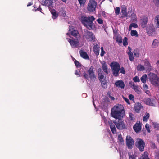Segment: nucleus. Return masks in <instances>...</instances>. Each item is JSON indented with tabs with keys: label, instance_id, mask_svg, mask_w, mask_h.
<instances>
[{
	"label": "nucleus",
	"instance_id": "nucleus-1",
	"mask_svg": "<svg viewBox=\"0 0 159 159\" xmlns=\"http://www.w3.org/2000/svg\"><path fill=\"white\" fill-rule=\"evenodd\" d=\"M111 115L115 119L122 118L125 116V111L123 106L120 104H117L111 109Z\"/></svg>",
	"mask_w": 159,
	"mask_h": 159
},
{
	"label": "nucleus",
	"instance_id": "nucleus-2",
	"mask_svg": "<svg viewBox=\"0 0 159 159\" xmlns=\"http://www.w3.org/2000/svg\"><path fill=\"white\" fill-rule=\"evenodd\" d=\"M112 70L113 74L114 76L117 77L119 75V72L120 70V72L123 74L125 73L124 68L123 67L120 68V66L119 63L116 62H112L110 65Z\"/></svg>",
	"mask_w": 159,
	"mask_h": 159
},
{
	"label": "nucleus",
	"instance_id": "nucleus-3",
	"mask_svg": "<svg viewBox=\"0 0 159 159\" xmlns=\"http://www.w3.org/2000/svg\"><path fill=\"white\" fill-rule=\"evenodd\" d=\"M93 66H91L87 70L88 74L85 73H84V78L87 79H89L90 78V82H94L97 79L93 71Z\"/></svg>",
	"mask_w": 159,
	"mask_h": 159
},
{
	"label": "nucleus",
	"instance_id": "nucleus-4",
	"mask_svg": "<svg viewBox=\"0 0 159 159\" xmlns=\"http://www.w3.org/2000/svg\"><path fill=\"white\" fill-rule=\"evenodd\" d=\"M97 5V3L94 0H89L87 9L89 11L93 12L96 10Z\"/></svg>",
	"mask_w": 159,
	"mask_h": 159
},
{
	"label": "nucleus",
	"instance_id": "nucleus-5",
	"mask_svg": "<svg viewBox=\"0 0 159 159\" xmlns=\"http://www.w3.org/2000/svg\"><path fill=\"white\" fill-rule=\"evenodd\" d=\"M149 79L151 83L153 85L157 86L159 82V78L155 74L150 73L149 74Z\"/></svg>",
	"mask_w": 159,
	"mask_h": 159
},
{
	"label": "nucleus",
	"instance_id": "nucleus-6",
	"mask_svg": "<svg viewBox=\"0 0 159 159\" xmlns=\"http://www.w3.org/2000/svg\"><path fill=\"white\" fill-rule=\"evenodd\" d=\"M118 120H116L115 124L116 128L120 130H122L126 128L125 124L121 118L116 119Z\"/></svg>",
	"mask_w": 159,
	"mask_h": 159
},
{
	"label": "nucleus",
	"instance_id": "nucleus-7",
	"mask_svg": "<svg viewBox=\"0 0 159 159\" xmlns=\"http://www.w3.org/2000/svg\"><path fill=\"white\" fill-rule=\"evenodd\" d=\"M126 144L129 149H132L134 144L133 139L130 136L127 135L126 137Z\"/></svg>",
	"mask_w": 159,
	"mask_h": 159
},
{
	"label": "nucleus",
	"instance_id": "nucleus-8",
	"mask_svg": "<svg viewBox=\"0 0 159 159\" xmlns=\"http://www.w3.org/2000/svg\"><path fill=\"white\" fill-rule=\"evenodd\" d=\"M137 140L138 144L137 146L138 148L140 151H143L145 145V142L143 139L140 138L138 139Z\"/></svg>",
	"mask_w": 159,
	"mask_h": 159
},
{
	"label": "nucleus",
	"instance_id": "nucleus-9",
	"mask_svg": "<svg viewBox=\"0 0 159 159\" xmlns=\"http://www.w3.org/2000/svg\"><path fill=\"white\" fill-rule=\"evenodd\" d=\"M82 23L85 26H86L89 29H92L93 26V20H81Z\"/></svg>",
	"mask_w": 159,
	"mask_h": 159
},
{
	"label": "nucleus",
	"instance_id": "nucleus-10",
	"mask_svg": "<svg viewBox=\"0 0 159 159\" xmlns=\"http://www.w3.org/2000/svg\"><path fill=\"white\" fill-rule=\"evenodd\" d=\"M84 36L89 41H92L94 39L93 34L92 32L86 30L85 32Z\"/></svg>",
	"mask_w": 159,
	"mask_h": 159
},
{
	"label": "nucleus",
	"instance_id": "nucleus-11",
	"mask_svg": "<svg viewBox=\"0 0 159 159\" xmlns=\"http://www.w3.org/2000/svg\"><path fill=\"white\" fill-rule=\"evenodd\" d=\"M121 15V18L127 17L128 16V14L127 12V8L126 7L125 5L122 6Z\"/></svg>",
	"mask_w": 159,
	"mask_h": 159
},
{
	"label": "nucleus",
	"instance_id": "nucleus-12",
	"mask_svg": "<svg viewBox=\"0 0 159 159\" xmlns=\"http://www.w3.org/2000/svg\"><path fill=\"white\" fill-rule=\"evenodd\" d=\"M145 103L147 105L152 106H155L154 102L153 100L148 98H145L144 100Z\"/></svg>",
	"mask_w": 159,
	"mask_h": 159
},
{
	"label": "nucleus",
	"instance_id": "nucleus-13",
	"mask_svg": "<svg viewBox=\"0 0 159 159\" xmlns=\"http://www.w3.org/2000/svg\"><path fill=\"white\" fill-rule=\"evenodd\" d=\"M67 39L70 43L71 46L73 48L76 47L78 45L79 42L78 40H74L68 38H67Z\"/></svg>",
	"mask_w": 159,
	"mask_h": 159
},
{
	"label": "nucleus",
	"instance_id": "nucleus-14",
	"mask_svg": "<svg viewBox=\"0 0 159 159\" xmlns=\"http://www.w3.org/2000/svg\"><path fill=\"white\" fill-rule=\"evenodd\" d=\"M69 31L70 34L72 36L74 37H77L78 36L79 33L77 30L74 29L72 26H70Z\"/></svg>",
	"mask_w": 159,
	"mask_h": 159
},
{
	"label": "nucleus",
	"instance_id": "nucleus-15",
	"mask_svg": "<svg viewBox=\"0 0 159 159\" xmlns=\"http://www.w3.org/2000/svg\"><path fill=\"white\" fill-rule=\"evenodd\" d=\"M155 31V28L153 24L150 25L149 27L147 29V33L150 35H152Z\"/></svg>",
	"mask_w": 159,
	"mask_h": 159
},
{
	"label": "nucleus",
	"instance_id": "nucleus-16",
	"mask_svg": "<svg viewBox=\"0 0 159 159\" xmlns=\"http://www.w3.org/2000/svg\"><path fill=\"white\" fill-rule=\"evenodd\" d=\"M115 85L116 87L121 89H124L125 86L124 83L121 80H118L116 81L115 83Z\"/></svg>",
	"mask_w": 159,
	"mask_h": 159
},
{
	"label": "nucleus",
	"instance_id": "nucleus-17",
	"mask_svg": "<svg viewBox=\"0 0 159 159\" xmlns=\"http://www.w3.org/2000/svg\"><path fill=\"white\" fill-rule=\"evenodd\" d=\"M53 3V0H44L43 2L44 5L48 6L49 9L53 7L52 6Z\"/></svg>",
	"mask_w": 159,
	"mask_h": 159
},
{
	"label": "nucleus",
	"instance_id": "nucleus-18",
	"mask_svg": "<svg viewBox=\"0 0 159 159\" xmlns=\"http://www.w3.org/2000/svg\"><path fill=\"white\" fill-rule=\"evenodd\" d=\"M80 53L81 57L85 59H89V57L86 52L82 50H80Z\"/></svg>",
	"mask_w": 159,
	"mask_h": 159
},
{
	"label": "nucleus",
	"instance_id": "nucleus-19",
	"mask_svg": "<svg viewBox=\"0 0 159 159\" xmlns=\"http://www.w3.org/2000/svg\"><path fill=\"white\" fill-rule=\"evenodd\" d=\"M133 129L135 132H138L141 129L140 124L136 123L133 126Z\"/></svg>",
	"mask_w": 159,
	"mask_h": 159
},
{
	"label": "nucleus",
	"instance_id": "nucleus-20",
	"mask_svg": "<svg viewBox=\"0 0 159 159\" xmlns=\"http://www.w3.org/2000/svg\"><path fill=\"white\" fill-rule=\"evenodd\" d=\"M109 124L111 129L112 133L114 134H116V131L115 126V125H116L115 123H114L111 122L110 123H109Z\"/></svg>",
	"mask_w": 159,
	"mask_h": 159
},
{
	"label": "nucleus",
	"instance_id": "nucleus-21",
	"mask_svg": "<svg viewBox=\"0 0 159 159\" xmlns=\"http://www.w3.org/2000/svg\"><path fill=\"white\" fill-rule=\"evenodd\" d=\"M102 68L103 71L106 74H108V71H107V65L105 61H103L101 62Z\"/></svg>",
	"mask_w": 159,
	"mask_h": 159
},
{
	"label": "nucleus",
	"instance_id": "nucleus-22",
	"mask_svg": "<svg viewBox=\"0 0 159 159\" xmlns=\"http://www.w3.org/2000/svg\"><path fill=\"white\" fill-rule=\"evenodd\" d=\"M95 18L93 16H89L86 15H83L81 17V20H95Z\"/></svg>",
	"mask_w": 159,
	"mask_h": 159
},
{
	"label": "nucleus",
	"instance_id": "nucleus-23",
	"mask_svg": "<svg viewBox=\"0 0 159 159\" xmlns=\"http://www.w3.org/2000/svg\"><path fill=\"white\" fill-rule=\"evenodd\" d=\"M142 107L141 106V104L139 103H137L135 104L134 107L135 111L136 112L138 113L139 111Z\"/></svg>",
	"mask_w": 159,
	"mask_h": 159
},
{
	"label": "nucleus",
	"instance_id": "nucleus-24",
	"mask_svg": "<svg viewBox=\"0 0 159 159\" xmlns=\"http://www.w3.org/2000/svg\"><path fill=\"white\" fill-rule=\"evenodd\" d=\"M131 84V87H132L133 89L135 91V92L138 94H139L140 91L139 90V89L138 88V86L137 85H136L135 84H134V83H130Z\"/></svg>",
	"mask_w": 159,
	"mask_h": 159
},
{
	"label": "nucleus",
	"instance_id": "nucleus-25",
	"mask_svg": "<svg viewBox=\"0 0 159 159\" xmlns=\"http://www.w3.org/2000/svg\"><path fill=\"white\" fill-rule=\"evenodd\" d=\"M147 78V75L146 74L143 75L140 78L141 82L144 84L145 83L146 81Z\"/></svg>",
	"mask_w": 159,
	"mask_h": 159
},
{
	"label": "nucleus",
	"instance_id": "nucleus-26",
	"mask_svg": "<svg viewBox=\"0 0 159 159\" xmlns=\"http://www.w3.org/2000/svg\"><path fill=\"white\" fill-rule=\"evenodd\" d=\"M101 83V85L103 88H106L107 87V82L105 79L100 81Z\"/></svg>",
	"mask_w": 159,
	"mask_h": 159
},
{
	"label": "nucleus",
	"instance_id": "nucleus-27",
	"mask_svg": "<svg viewBox=\"0 0 159 159\" xmlns=\"http://www.w3.org/2000/svg\"><path fill=\"white\" fill-rule=\"evenodd\" d=\"M51 13L52 15V18L53 19H55L58 16V15L55 10H52Z\"/></svg>",
	"mask_w": 159,
	"mask_h": 159
},
{
	"label": "nucleus",
	"instance_id": "nucleus-28",
	"mask_svg": "<svg viewBox=\"0 0 159 159\" xmlns=\"http://www.w3.org/2000/svg\"><path fill=\"white\" fill-rule=\"evenodd\" d=\"M131 36H135L136 37H138L137 32L135 30H132L131 31Z\"/></svg>",
	"mask_w": 159,
	"mask_h": 159
},
{
	"label": "nucleus",
	"instance_id": "nucleus-29",
	"mask_svg": "<svg viewBox=\"0 0 159 159\" xmlns=\"http://www.w3.org/2000/svg\"><path fill=\"white\" fill-rule=\"evenodd\" d=\"M150 114L149 113H147L143 117V121L147 122L149 118Z\"/></svg>",
	"mask_w": 159,
	"mask_h": 159
},
{
	"label": "nucleus",
	"instance_id": "nucleus-30",
	"mask_svg": "<svg viewBox=\"0 0 159 159\" xmlns=\"http://www.w3.org/2000/svg\"><path fill=\"white\" fill-rule=\"evenodd\" d=\"M137 69L139 71H143L144 70L145 68L141 64H139L137 66Z\"/></svg>",
	"mask_w": 159,
	"mask_h": 159
},
{
	"label": "nucleus",
	"instance_id": "nucleus-31",
	"mask_svg": "<svg viewBox=\"0 0 159 159\" xmlns=\"http://www.w3.org/2000/svg\"><path fill=\"white\" fill-rule=\"evenodd\" d=\"M127 54L129 57V60L132 61L134 60V58L133 57V54L132 52H127Z\"/></svg>",
	"mask_w": 159,
	"mask_h": 159
},
{
	"label": "nucleus",
	"instance_id": "nucleus-32",
	"mask_svg": "<svg viewBox=\"0 0 159 159\" xmlns=\"http://www.w3.org/2000/svg\"><path fill=\"white\" fill-rule=\"evenodd\" d=\"M158 44V41L157 40L155 39L152 43V46L153 48H156L157 47Z\"/></svg>",
	"mask_w": 159,
	"mask_h": 159
},
{
	"label": "nucleus",
	"instance_id": "nucleus-33",
	"mask_svg": "<svg viewBox=\"0 0 159 159\" xmlns=\"http://www.w3.org/2000/svg\"><path fill=\"white\" fill-rule=\"evenodd\" d=\"M132 27L134 28H136L138 27V25L136 24L135 23H131L129 26V30H131Z\"/></svg>",
	"mask_w": 159,
	"mask_h": 159
},
{
	"label": "nucleus",
	"instance_id": "nucleus-34",
	"mask_svg": "<svg viewBox=\"0 0 159 159\" xmlns=\"http://www.w3.org/2000/svg\"><path fill=\"white\" fill-rule=\"evenodd\" d=\"M127 40V38L125 37H124L123 42V44L124 46H126L128 45V43Z\"/></svg>",
	"mask_w": 159,
	"mask_h": 159
},
{
	"label": "nucleus",
	"instance_id": "nucleus-35",
	"mask_svg": "<svg viewBox=\"0 0 159 159\" xmlns=\"http://www.w3.org/2000/svg\"><path fill=\"white\" fill-rule=\"evenodd\" d=\"M148 20H142L141 23V27L144 28L145 27L147 23Z\"/></svg>",
	"mask_w": 159,
	"mask_h": 159
},
{
	"label": "nucleus",
	"instance_id": "nucleus-36",
	"mask_svg": "<svg viewBox=\"0 0 159 159\" xmlns=\"http://www.w3.org/2000/svg\"><path fill=\"white\" fill-rule=\"evenodd\" d=\"M152 2L156 7H159V0H152Z\"/></svg>",
	"mask_w": 159,
	"mask_h": 159
},
{
	"label": "nucleus",
	"instance_id": "nucleus-37",
	"mask_svg": "<svg viewBox=\"0 0 159 159\" xmlns=\"http://www.w3.org/2000/svg\"><path fill=\"white\" fill-rule=\"evenodd\" d=\"M115 11L116 15H119L120 12V8L118 7H116L115 9Z\"/></svg>",
	"mask_w": 159,
	"mask_h": 159
},
{
	"label": "nucleus",
	"instance_id": "nucleus-38",
	"mask_svg": "<svg viewBox=\"0 0 159 159\" xmlns=\"http://www.w3.org/2000/svg\"><path fill=\"white\" fill-rule=\"evenodd\" d=\"M74 60H74V61L76 67H80L81 66L80 63L78 61H77L75 59H74Z\"/></svg>",
	"mask_w": 159,
	"mask_h": 159
},
{
	"label": "nucleus",
	"instance_id": "nucleus-39",
	"mask_svg": "<svg viewBox=\"0 0 159 159\" xmlns=\"http://www.w3.org/2000/svg\"><path fill=\"white\" fill-rule=\"evenodd\" d=\"M144 65L147 66L148 69H149L151 67L150 63L148 61H146L144 62Z\"/></svg>",
	"mask_w": 159,
	"mask_h": 159
},
{
	"label": "nucleus",
	"instance_id": "nucleus-40",
	"mask_svg": "<svg viewBox=\"0 0 159 159\" xmlns=\"http://www.w3.org/2000/svg\"><path fill=\"white\" fill-rule=\"evenodd\" d=\"M81 6H84L86 2V0H78Z\"/></svg>",
	"mask_w": 159,
	"mask_h": 159
},
{
	"label": "nucleus",
	"instance_id": "nucleus-41",
	"mask_svg": "<svg viewBox=\"0 0 159 159\" xmlns=\"http://www.w3.org/2000/svg\"><path fill=\"white\" fill-rule=\"evenodd\" d=\"M116 41L119 43L122 42V39L120 36H117L116 39Z\"/></svg>",
	"mask_w": 159,
	"mask_h": 159
},
{
	"label": "nucleus",
	"instance_id": "nucleus-42",
	"mask_svg": "<svg viewBox=\"0 0 159 159\" xmlns=\"http://www.w3.org/2000/svg\"><path fill=\"white\" fill-rule=\"evenodd\" d=\"M133 80L135 82H140V79L137 76L134 77L133 78Z\"/></svg>",
	"mask_w": 159,
	"mask_h": 159
},
{
	"label": "nucleus",
	"instance_id": "nucleus-43",
	"mask_svg": "<svg viewBox=\"0 0 159 159\" xmlns=\"http://www.w3.org/2000/svg\"><path fill=\"white\" fill-rule=\"evenodd\" d=\"M98 78L100 81H101L102 80H104V76L102 74L98 75Z\"/></svg>",
	"mask_w": 159,
	"mask_h": 159
},
{
	"label": "nucleus",
	"instance_id": "nucleus-44",
	"mask_svg": "<svg viewBox=\"0 0 159 159\" xmlns=\"http://www.w3.org/2000/svg\"><path fill=\"white\" fill-rule=\"evenodd\" d=\"M99 49H93L94 52L97 56L99 55Z\"/></svg>",
	"mask_w": 159,
	"mask_h": 159
},
{
	"label": "nucleus",
	"instance_id": "nucleus-45",
	"mask_svg": "<svg viewBox=\"0 0 159 159\" xmlns=\"http://www.w3.org/2000/svg\"><path fill=\"white\" fill-rule=\"evenodd\" d=\"M101 52L100 55L101 56H103L105 53V51L104 50L103 48L102 47L101 48Z\"/></svg>",
	"mask_w": 159,
	"mask_h": 159
},
{
	"label": "nucleus",
	"instance_id": "nucleus-46",
	"mask_svg": "<svg viewBox=\"0 0 159 159\" xmlns=\"http://www.w3.org/2000/svg\"><path fill=\"white\" fill-rule=\"evenodd\" d=\"M145 128L148 132L150 133V130L149 129V125L146 124L145 125Z\"/></svg>",
	"mask_w": 159,
	"mask_h": 159
},
{
	"label": "nucleus",
	"instance_id": "nucleus-47",
	"mask_svg": "<svg viewBox=\"0 0 159 159\" xmlns=\"http://www.w3.org/2000/svg\"><path fill=\"white\" fill-rule=\"evenodd\" d=\"M118 139L120 141V142H123V139L121 135L118 136Z\"/></svg>",
	"mask_w": 159,
	"mask_h": 159
},
{
	"label": "nucleus",
	"instance_id": "nucleus-48",
	"mask_svg": "<svg viewBox=\"0 0 159 159\" xmlns=\"http://www.w3.org/2000/svg\"><path fill=\"white\" fill-rule=\"evenodd\" d=\"M102 70L101 68L98 69V75L102 74Z\"/></svg>",
	"mask_w": 159,
	"mask_h": 159
},
{
	"label": "nucleus",
	"instance_id": "nucleus-49",
	"mask_svg": "<svg viewBox=\"0 0 159 159\" xmlns=\"http://www.w3.org/2000/svg\"><path fill=\"white\" fill-rule=\"evenodd\" d=\"M129 98L130 100H134V97L132 94H129Z\"/></svg>",
	"mask_w": 159,
	"mask_h": 159
},
{
	"label": "nucleus",
	"instance_id": "nucleus-50",
	"mask_svg": "<svg viewBox=\"0 0 159 159\" xmlns=\"http://www.w3.org/2000/svg\"><path fill=\"white\" fill-rule=\"evenodd\" d=\"M131 16H133V17L134 18V19L131 18V20H137L136 16L135 14L133 13V14H132Z\"/></svg>",
	"mask_w": 159,
	"mask_h": 159
},
{
	"label": "nucleus",
	"instance_id": "nucleus-51",
	"mask_svg": "<svg viewBox=\"0 0 159 159\" xmlns=\"http://www.w3.org/2000/svg\"><path fill=\"white\" fill-rule=\"evenodd\" d=\"M154 128L159 130V124L155 123L154 125Z\"/></svg>",
	"mask_w": 159,
	"mask_h": 159
},
{
	"label": "nucleus",
	"instance_id": "nucleus-52",
	"mask_svg": "<svg viewBox=\"0 0 159 159\" xmlns=\"http://www.w3.org/2000/svg\"><path fill=\"white\" fill-rule=\"evenodd\" d=\"M133 115L132 113H129V118L131 120H133Z\"/></svg>",
	"mask_w": 159,
	"mask_h": 159
},
{
	"label": "nucleus",
	"instance_id": "nucleus-53",
	"mask_svg": "<svg viewBox=\"0 0 159 159\" xmlns=\"http://www.w3.org/2000/svg\"><path fill=\"white\" fill-rule=\"evenodd\" d=\"M124 98L125 100V101L127 103H128V104H130V102L129 100L127 98H125V97H124Z\"/></svg>",
	"mask_w": 159,
	"mask_h": 159
},
{
	"label": "nucleus",
	"instance_id": "nucleus-54",
	"mask_svg": "<svg viewBox=\"0 0 159 159\" xmlns=\"http://www.w3.org/2000/svg\"><path fill=\"white\" fill-rule=\"evenodd\" d=\"M148 18L146 16H143L142 17V18L140 20H147Z\"/></svg>",
	"mask_w": 159,
	"mask_h": 159
},
{
	"label": "nucleus",
	"instance_id": "nucleus-55",
	"mask_svg": "<svg viewBox=\"0 0 159 159\" xmlns=\"http://www.w3.org/2000/svg\"><path fill=\"white\" fill-rule=\"evenodd\" d=\"M129 159H136L134 156L133 155H131L129 156Z\"/></svg>",
	"mask_w": 159,
	"mask_h": 159
},
{
	"label": "nucleus",
	"instance_id": "nucleus-56",
	"mask_svg": "<svg viewBox=\"0 0 159 159\" xmlns=\"http://www.w3.org/2000/svg\"><path fill=\"white\" fill-rule=\"evenodd\" d=\"M93 49H98V44L96 43L94 44V46L93 47Z\"/></svg>",
	"mask_w": 159,
	"mask_h": 159
},
{
	"label": "nucleus",
	"instance_id": "nucleus-57",
	"mask_svg": "<svg viewBox=\"0 0 159 159\" xmlns=\"http://www.w3.org/2000/svg\"><path fill=\"white\" fill-rule=\"evenodd\" d=\"M37 10L38 11H40V12H41V13H42V8H41L40 7V6H39V7L38 8H37Z\"/></svg>",
	"mask_w": 159,
	"mask_h": 159
},
{
	"label": "nucleus",
	"instance_id": "nucleus-58",
	"mask_svg": "<svg viewBox=\"0 0 159 159\" xmlns=\"http://www.w3.org/2000/svg\"><path fill=\"white\" fill-rule=\"evenodd\" d=\"M75 74L76 75H79V77H80V74H79V71L76 70L75 71Z\"/></svg>",
	"mask_w": 159,
	"mask_h": 159
},
{
	"label": "nucleus",
	"instance_id": "nucleus-59",
	"mask_svg": "<svg viewBox=\"0 0 159 159\" xmlns=\"http://www.w3.org/2000/svg\"><path fill=\"white\" fill-rule=\"evenodd\" d=\"M156 25L157 28H159V20H157L156 23Z\"/></svg>",
	"mask_w": 159,
	"mask_h": 159
},
{
	"label": "nucleus",
	"instance_id": "nucleus-60",
	"mask_svg": "<svg viewBox=\"0 0 159 159\" xmlns=\"http://www.w3.org/2000/svg\"><path fill=\"white\" fill-rule=\"evenodd\" d=\"M102 15L103 17H106V13L104 11L102 12Z\"/></svg>",
	"mask_w": 159,
	"mask_h": 159
},
{
	"label": "nucleus",
	"instance_id": "nucleus-61",
	"mask_svg": "<svg viewBox=\"0 0 159 159\" xmlns=\"http://www.w3.org/2000/svg\"><path fill=\"white\" fill-rule=\"evenodd\" d=\"M155 20H159V15H157L155 18Z\"/></svg>",
	"mask_w": 159,
	"mask_h": 159
},
{
	"label": "nucleus",
	"instance_id": "nucleus-62",
	"mask_svg": "<svg viewBox=\"0 0 159 159\" xmlns=\"http://www.w3.org/2000/svg\"><path fill=\"white\" fill-rule=\"evenodd\" d=\"M98 23L102 24L103 23V20H97Z\"/></svg>",
	"mask_w": 159,
	"mask_h": 159
},
{
	"label": "nucleus",
	"instance_id": "nucleus-63",
	"mask_svg": "<svg viewBox=\"0 0 159 159\" xmlns=\"http://www.w3.org/2000/svg\"><path fill=\"white\" fill-rule=\"evenodd\" d=\"M128 49H129V51L128 52H131L132 49L129 46L128 47Z\"/></svg>",
	"mask_w": 159,
	"mask_h": 159
},
{
	"label": "nucleus",
	"instance_id": "nucleus-64",
	"mask_svg": "<svg viewBox=\"0 0 159 159\" xmlns=\"http://www.w3.org/2000/svg\"><path fill=\"white\" fill-rule=\"evenodd\" d=\"M156 64L158 66L159 65V60L157 61Z\"/></svg>",
	"mask_w": 159,
	"mask_h": 159
}]
</instances>
